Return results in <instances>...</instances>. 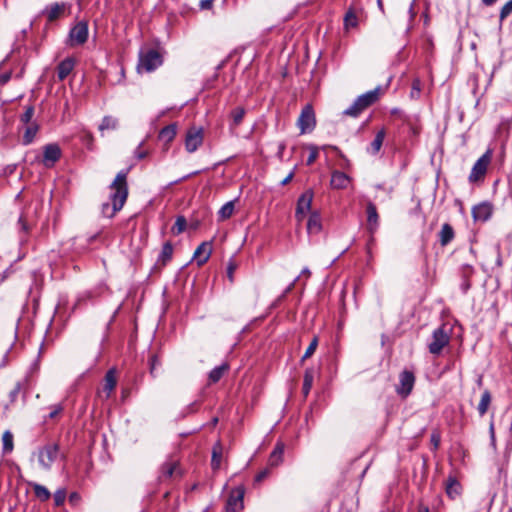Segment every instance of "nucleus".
I'll list each match as a JSON object with an SVG mask.
<instances>
[{
	"label": "nucleus",
	"mask_w": 512,
	"mask_h": 512,
	"mask_svg": "<svg viewBox=\"0 0 512 512\" xmlns=\"http://www.w3.org/2000/svg\"><path fill=\"white\" fill-rule=\"evenodd\" d=\"M385 135H386L385 129L379 130L376 133L374 140L371 142L370 146L367 148V152L370 153L371 155L378 154V152L380 151V149L382 147L383 141L385 139Z\"/></svg>",
	"instance_id": "25"
},
{
	"label": "nucleus",
	"mask_w": 512,
	"mask_h": 512,
	"mask_svg": "<svg viewBox=\"0 0 512 512\" xmlns=\"http://www.w3.org/2000/svg\"><path fill=\"white\" fill-rule=\"evenodd\" d=\"M11 79V72H4L0 74V85H5Z\"/></svg>",
	"instance_id": "53"
},
{
	"label": "nucleus",
	"mask_w": 512,
	"mask_h": 512,
	"mask_svg": "<svg viewBox=\"0 0 512 512\" xmlns=\"http://www.w3.org/2000/svg\"><path fill=\"white\" fill-rule=\"evenodd\" d=\"M314 380V370L312 368H307L304 373L303 378V387L302 391L304 396H307L312 388Z\"/></svg>",
	"instance_id": "31"
},
{
	"label": "nucleus",
	"mask_w": 512,
	"mask_h": 512,
	"mask_svg": "<svg viewBox=\"0 0 512 512\" xmlns=\"http://www.w3.org/2000/svg\"><path fill=\"white\" fill-rule=\"evenodd\" d=\"M301 275H305L307 278H309L310 275H311V272H310V270L307 267H305V268L302 269Z\"/></svg>",
	"instance_id": "61"
},
{
	"label": "nucleus",
	"mask_w": 512,
	"mask_h": 512,
	"mask_svg": "<svg viewBox=\"0 0 512 512\" xmlns=\"http://www.w3.org/2000/svg\"><path fill=\"white\" fill-rule=\"evenodd\" d=\"M366 214H367V230L373 235L379 226V215L377 212L376 205L372 202H368L366 205Z\"/></svg>",
	"instance_id": "14"
},
{
	"label": "nucleus",
	"mask_w": 512,
	"mask_h": 512,
	"mask_svg": "<svg viewBox=\"0 0 512 512\" xmlns=\"http://www.w3.org/2000/svg\"><path fill=\"white\" fill-rule=\"evenodd\" d=\"M284 448H285V446L281 442H278L275 445V447L269 457V464L271 466H277L282 461V457L284 454Z\"/></svg>",
	"instance_id": "29"
},
{
	"label": "nucleus",
	"mask_w": 512,
	"mask_h": 512,
	"mask_svg": "<svg viewBox=\"0 0 512 512\" xmlns=\"http://www.w3.org/2000/svg\"><path fill=\"white\" fill-rule=\"evenodd\" d=\"M414 384V373L408 370L402 371L399 375V384L396 386L397 394L402 398H406L412 392Z\"/></svg>",
	"instance_id": "8"
},
{
	"label": "nucleus",
	"mask_w": 512,
	"mask_h": 512,
	"mask_svg": "<svg viewBox=\"0 0 512 512\" xmlns=\"http://www.w3.org/2000/svg\"><path fill=\"white\" fill-rule=\"evenodd\" d=\"M214 0H201L199 7L201 10H210L213 7Z\"/></svg>",
	"instance_id": "51"
},
{
	"label": "nucleus",
	"mask_w": 512,
	"mask_h": 512,
	"mask_svg": "<svg viewBox=\"0 0 512 512\" xmlns=\"http://www.w3.org/2000/svg\"><path fill=\"white\" fill-rule=\"evenodd\" d=\"M490 402H491V394L488 390H485L482 393L480 402L477 407V410H478L480 416H483L487 412Z\"/></svg>",
	"instance_id": "35"
},
{
	"label": "nucleus",
	"mask_w": 512,
	"mask_h": 512,
	"mask_svg": "<svg viewBox=\"0 0 512 512\" xmlns=\"http://www.w3.org/2000/svg\"><path fill=\"white\" fill-rule=\"evenodd\" d=\"M34 492H35L36 497L38 499H40L41 501H46L51 496L49 490L45 486H42L39 484L34 485Z\"/></svg>",
	"instance_id": "39"
},
{
	"label": "nucleus",
	"mask_w": 512,
	"mask_h": 512,
	"mask_svg": "<svg viewBox=\"0 0 512 512\" xmlns=\"http://www.w3.org/2000/svg\"><path fill=\"white\" fill-rule=\"evenodd\" d=\"M211 252L212 249L210 242L201 243L194 252V259L197 262V265L202 266L205 264L208 261Z\"/></svg>",
	"instance_id": "16"
},
{
	"label": "nucleus",
	"mask_w": 512,
	"mask_h": 512,
	"mask_svg": "<svg viewBox=\"0 0 512 512\" xmlns=\"http://www.w3.org/2000/svg\"><path fill=\"white\" fill-rule=\"evenodd\" d=\"M245 109L243 107H236L231 111V124L230 128L234 129L241 124L245 116Z\"/></svg>",
	"instance_id": "30"
},
{
	"label": "nucleus",
	"mask_w": 512,
	"mask_h": 512,
	"mask_svg": "<svg viewBox=\"0 0 512 512\" xmlns=\"http://www.w3.org/2000/svg\"><path fill=\"white\" fill-rule=\"evenodd\" d=\"M431 443L433 445V448L436 450L438 449L439 445H440V435L438 433H432L431 434Z\"/></svg>",
	"instance_id": "52"
},
{
	"label": "nucleus",
	"mask_w": 512,
	"mask_h": 512,
	"mask_svg": "<svg viewBox=\"0 0 512 512\" xmlns=\"http://www.w3.org/2000/svg\"><path fill=\"white\" fill-rule=\"evenodd\" d=\"M492 215V206L487 203H481L473 207L472 216L475 221L485 222L490 219Z\"/></svg>",
	"instance_id": "15"
},
{
	"label": "nucleus",
	"mask_w": 512,
	"mask_h": 512,
	"mask_svg": "<svg viewBox=\"0 0 512 512\" xmlns=\"http://www.w3.org/2000/svg\"><path fill=\"white\" fill-rule=\"evenodd\" d=\"M421 86H422V83L419 78L413 79L412 86H411V93H410L411 98L416 99L420 96Z\"/></svg>",
	"instance_id": "42"
},
{
	"label": "nucleus",
	"mask_w": 512,
	"mask_h": 512,
	"mask_svg": "<svg viewBox=\"0 0 512 512\" xmlns=\"http://www.w3.org/2000/svg\"><path fill=\"white\" fill-rule=\"evenodd\" d=\"M512 13V0L503 5L499 13L500 22H503Z\"/></svg>",
	"instance_id": "43"
},
{
	"label": "nucleus",
	"mask_w": 512,
	"mask_h": 512,
	"mask_svg": "<svg viewBox=\"0 0 512 512\" xmlns=\"http://www.w3.org/2000/svg\"><path fill=\"white\" fill-rule=\"evenodd\" d=\"M489 434H490L491 444H492V446H495L496 439H495V430H494V424L493 423H490Z\"/></svg>",
	"instance_id": "54"
},
{
	"label": "nucleus",
	"mask_w": 512,
	"mask_h": 512,
	"mask_svg": "<svg viewBox=\"0 0 512 512\" xmlns=\"http://www.w3.org/2000/svg\"><path fill=\"white\" fill-rule=\"evenodd\" d=\"M321 216L318 212H312L307 222V231L310 234H317L321 231Z\"/></svg>",
	"instance_id": "24"
},
{
	"label": "nucleus",
	"mask_w": 512,
	"mask_h": 512,
	"mask_svg": "<svg viewBox=\"0 0 512 512\" xmlns=\"http://www.w3.org/2000/svg\"><path fill=\"white\" fill-rule=\"evenodd\" d=\"M88 23L80 21L69 31L68 45L71 47L83 45L88 39Z\"/></svg>",
	"instance_id": "6"
},
{
	"label": "nucleus",
	"mask_w": 512,
	"mask_h": 512,
	"mask_svg": "<svg viewBox=\"0 0 512 512\" xmlns=\"http://www.w3.org/2000/svg\"><path fill=\"white\" fill-rule=\"evenodd\" d=\"M156 364H157V358H156V356H152L150 358V372H151V374L154 373Z\"/></svg>",
	"instance_id": "57"
},
{
	"label": "nucleus",
	"mask_w": 512,
	"mask_h": 512,
	"mask_svg": "<svg viewBox=\"0 0 512 512\" xmlns=\"http://www.w3.org/2000/svg\"><path fill=\"white\" fill-rule=\"evenodd\" d=\"M3 453L8 454L13 450V434L6 430L2 435Z\"/></svg>",
	"instance_id": "37"
},
{
	"label": "nucleus",
	"mask_w": 512,
	"mask_h": 512,
	"mask_svg": "<svg viewBox=\"0 0 512 512\" xmlns=\"http://www.w3.org/2000/svg\"><path fill=\"white\" fill-rule=\"evenodd\" d=\"M117 380H116V369L111 368L109 369L104 377V386H103V393H105L104 399L110 398L112 392L116 388Z\"/></svg>",
	"instance_id": "17"
},
{
	"label": "nucleus",
	"mask_w": 512,
	"mask_h": 512,
	"mask_svg": "<svg viewBox=\"0 0 512 512\" xmlns=\"http://www.w3.org/2000/svg\"><path fill=\"white\" fill-rule=\"evenodd\" d=\"M401 111L398 108H393L391 114H399Z\"/></svg>",
	"instance_id": "64"
},
{
	"label": "nucleus",
	"mask_w": 512,
	"mask_h": 512,
	"mask_svg": "<svg viewBox=\"0 0 512 512\" xmlns=\"http://www.w3.org/2000/svg\"><path fill=\"white\" fill-rule=\"evenodd\" d=\"M454 236L455 233L453 227L448 223H444L438 233L440 244L442 246L448 245L454 239Z\"/></svg>",
	"instance_id": "23"
},
{
	"label": "nucleus",
	"mask_w": 512,
	"mask_h": 512,
	"mask_svg": "<svg viewBox=\"0 0 512 512\" xmlns=\"http://www.w3.org/2000/svg\"><path fill=\"white\" fill-rule=\"evenodd\" d=\"M186 225H187V221L185 219L184 216H178L176 218V221L172 227V232L175 234V235H178L180 233H182L185 228H186Z\"/></svg>",
	"instance_id": "40"
},
{
	"label": "nucleus",
	"mask_w": 512,
	"mask_h": 512,
	"mask_svg": "<svg viewBox=\"0 0 512 512\" xmlns=\"http://www.w3.org/2000/svg\"><path fill=\"white\" fill-rule=\"evenodd\" d=\"M224 448L220 442H217L212 449L211 467L218 470L222 466Z\"/></svg>",
	"instance_id": "22"
},
{
	"label": "nucleus",
	"mask_w": 512,
	"mask_h": 512,
	"mask_svg": "<svg viewBox=\"0 0 512 512\" xmlns=\"http://www.w3.org/2000/svg\"><path fill=\"white\" fill-rule=\"evenodd\" d=\"M173 256V245L171 242H165L162 246L161 252L158 255L155 266L157 268H162L167 265V263L172 259Z\"/></svg>",
	"instance_id": "19"
},
{
	"label": "nucleus",
	"mask_w": 512,
	"mask_h": 512,
	"mask_svg": "<svg viewBox=\"0 0 512 512\" xmlns=\"http://www.w3.org/2000/svg\"><path fill=\"white\" fill-rule=\"evenodd\" d=\"M236 269V264L233 261H230L227 265V277L229 278L230 282H233V274Z\"/></svg>",
	"instance_id": "50"
},
{
	"label": "nucleus",
	"mask_w": 512,
	"mask_h": 512,
	"mask_svg": "<svg viewBox=\"0 0 512 512\" xmlns=\"http://www.w3.org/2000/svg\"><path fill=\"white\" fill-rule=\"evenodd\" d=\"M61 157V149L58 144L51 143L43 147L42 163L45 167L51 168Z\"/></svg>",
	"instance_id": "13"
},
{
	"label": "nucleus",
	"mask_w": 512,
	"mask_h": 512,
	"mask_svg": "<svg viewBox=\"0 0 512 512\" xmlns=\"http://www.w3.org/2000/svg\"><path fill=\"white\" fill-rule=\"evenodd\" d=\"M38 130L39 126L36 122H32L31 124L27 125L23 134L22 143L24 145L31 144L34 141Z\"/></svg>",
	"instance_id": "27"
},
{
	"label": "nucleus",
	"mask_w": 512,
	"mask_h": 512,
	"mask_svg": "<svg viewBox=\"0 0 512 512\" xmlns=\"http://www.w3.org/2000/svg\"><path fill=\"white\" fill-rule=\"evenodd\" d=\"M245 490L243 486L232 489L226 503L227 512H238L243 508Z\"/></svg>",
	"instance_id": "11"
},
{
	"label": "nucleus",
	"mask_w": 512,
	"mask_h": 512,
	"mask_svg": "<svg viewBox=\"0 0 512 512\" xmlns=\"http://www.w3.org/2000/svg\"><path fill=\"white\" fill-rule=\"evenodd\" d=\"M286 148V144L284 142H280L278 144V151H277V157L279 159H282L283 158V153H284V150Z\"/></svg>",
	"instance_id": "55"
},
{
	"label": "nucleus",
	"mask_w": 512,
	"mask_h": 512,
	"mask_svg": "<svg viewBox=\"0 0 512 512\" xmlns=\"http://www.w3.org/2000/svg\"><path fill=\"white\" fill-rule=\"evenodd\" d=\"M65 499H66V490L65 489H58L54 493L55 506L59 507V506L63 505Z\"/></svg>",
	"instance_id": "45"
},
{
	"label": "nucleus",
	"mask_w": 512,
	"mask_h": 512,
	"mask_svg": "<svg viewBox=\"0 0 512 512\" xmlns=\"http://www.w3.org/2000/svg\"><path fill=\"white\" fill-rule=\"evenodd\" d=\"M75 67V60L67 57L62 60L57 66V77L59 81H63L72 72Z\"/></svg>",
	"instance_id": "20"
},
{
	"label": "nucleus",
	"mask_w": 512,
	"mask_h": 512,
	"mask_svg": "<svg viewBox=\"0 0 512 512\" xmlns=\"http://www.w3.org/2000/svg\"><path fill=\"white\" fill-rule=\"evenodd\" d=\"M293 176H294V172L292 171V172H290V173L287 175V177H285V178L281 181V185H286V184H288V183L292 180Z\"/></svg>",
	"instance_id": "58"
},
{
	"label": "nucleus",
	"mask_w": 512,
	"mask_h": 512,
	"mask_svg": "<svg viewBox=\"0 0 512 512\" xmlns=\"http://www.w3.org/2000/svg\"><path fill=\"white\" fill-rule=\"evenodd\" d=\"M350 182V177L341 171H334L331 175V186L334 189H344Z\"/></svg>",
	"instance_id": "21"
},
{
	"label": "nucleus",
	"mask_w": 512,
	"mask_h": 512,
	"mask_svg": "<svg viewBox=\"0 0 512 512\" xmlns=\"http://www.w3.org/2000/svg\"><path fill=\"white\" fill-rule=\"evenodd\" d=\"M497 0H482V3L486 6H492Z\"/></svg>",
	"instance_id": "62"
},
{
	"label": "nucleus",
	"mask_w": 512,
	"mask_h": 512,
	"mask_svg": "<svg viewBox=\"0 0 512 512\" xmlns=\"http://www.w3.org/2000/svg\"><path fill=\"white\" fill-rule=\"evenodd\" d=\"M176 132H177L176 124H170L160 130L158 137L161 141H163L165 143H169L175 138Z\"/></svg>",
	"instance_id": "28"
},
{
	"label": "nucleus",
	"mask_w": 512,
	"mask_h": 512,
	"mask_svg": "<svg viewBox=\"0 0 512 512\" xmlns=\"http://www.w3.org/2000/svg\"><path fill=\"white\" fill-rule=\"evenodd\" d=\"M445 490L451 499H455L462 493L461 482H446Z\"/></svg>",
	"instance_id": "33"
},
{
	"label": "nucleus",
	"mask_w": 512,
	"mask_h": 512,
	"mask_svg": "<svg viewBox=\"0 0 512 512\" xmlns=\"http://www.w3.org/2000/svg\"><path fill=\"white\" fill-rule=\"evenodd\" d=\"M162 57L155 49L142 50L139 53L138 69L152 72L162 65Z\"/></svg>",
	"instance_id": "5"
},
{
	"label": "nucleus",
	"mask_w": 512,
	"mask_h": 512,
	"mask_svg": "<svg viewBox=\"0 0 512 512\" xmlns=\"http://www.w3.org/2000/svg\"><path fill=\"white\" fill-rule=\"evenodd\" d=\"M313 197L314 193L311 189H309L301 194V196L298 198L295 211V217L297 221H303L305 215L310 211Z\"/></svg>",
	"instance_id": "10"
},
{
	"label": "nucleus",
	"mask_w": 512,
	"mask_h": 512,
	"mask_svg": "<svg viewBox=\"0 0 512 512\" xmlns=\"http://www.w3.org/2000/svg\"><path fill=\"white\" fill-rule=\"evenodd\" d=\"M228 369H229V366L226 363L213 368L209 373L210 383L218 382Z\"/></svg>",
	"instance_id": "32"
},
{
	"label": "nucleus",
	"mask_w": 512,
	"mask_h": 512,
	"mask_svg": "<svg viewBox=\"0 0 512 512\" xmlns=\"http://www.w3.org/2000/svg\"><path fill=\"white\" fill-rule=\"evenodd\" d=\"M34 116V107L32 105L26 106L23 114L20 115V121L24 125L31 124V120Z\"/></svg>",
	"instance_id": "41"
},
{
	"label": "nucleus",
	"mask_w": 512,
	"mask_h": 512,
	"mask_svg": "<svg viewBox=\"0 0 512 512\" xmlns=\"http://www.w3.org/2000/svg\"><path fill=\"white\" fill-rule=\"evenodd\" d=\"M450 342V332L445 326L436 328L432 333V340L428 344V350L433 355H440L443 348Z\"/></svg>",
	"instance_id": "4"
},
{
	"label": "nucleus",
	"mask_w": 512,
	"mask_h": 512,
	"mask_svg": "<svg viewBox=\"0 0 512 512\" xmlns=\"http://www.w3.org/2000/svg\"><path fill=\"white\" fill-rule=\"evenodd\" d=\"M358 25V17L353 8H349L344 17V26L346 29L353 28Z\"/></svg>",
	"instance_id": "36"
},
{
	"label": "nucleus",
	"mask_w": 512,
	"mask_h": 512,
	"mask_svg": "<svg viewBox=\"0 0 512 512\" xmlns=\"http://www.w3.org/2000/svg\"><path fill=\"white\" fill-rule=\"evenodd\" d=\"M69 499L71 502H74L78 499V495L76 493H72Z\"/></svg>",
	"instance_id": "63"
},
{
	"label": "nucleus",
	"mask_w": 512,
	"mask_h": 512,
	"mask_svg": "<svg viewBox=\"0 0 512 512\" xmlns=\"http://www.w3.org/2000/svg\"><path fill=\"white\" fill-rule=\"evenodd\" d=\"M21 391V384L17 383L9 393L10 402H15Z\"/></svg>",
	"instance_id": "46"
},
{
	"label": "nucleus",
	"mask_w": 512,
	"mask_h": 512,
	"mask_svg": "<svg viewBox=\"0 0 512 512\" xmlns=\"http://www.w3.org/2000/svg\"><path fill=\"white\" fill-rule=\"evenodd\" d=\"M118 126V120L112 116H105L102 121H101V124L99 125V130L100 131H104V130H114L116 129Z\"/></svg>",
	"instance_id": "38"
},
{
	"label": "nucleus",
	"mask_w": 512,
	"mask_h": 512,
	"mask_svg": "<svg viewBox=\"0 0 512 512\" xmlns=\"http://www.w3.org/2000/svg\"><path fill=\"white\" fill-rule=\"evenodd\" d=\"M418 512H430L429 507L423 504H420L418 507Z\"/></svg>",
	"instance_id": "59"
},
{
	"label": "nucleus",
	"mask_w": 512,
	"mask_h": 512,
	"mask_svg": "<svg viewBox=\"0 0 512 512\" xmlns=\"http://www.w3.org/2000/svg\"><path fill=\"white\" fill-rule=\"evenodd\" d=\"M203 142V129L197 127H191L185 138V148L189 153L195 152Z\"/></svg>",
	"instance_id": "12"
},
{
	"label": "nucleus",
	"mask_w": 512,
	"mask_h": 512,
	"mask_svg": "<svg viewBox=\"0 0 512 512\" xmlns=\"http://www.w3.org/2000/svg\"><path fill=\"white\" fill-rule=\"evenodd\" d=\"M142 146V143L138 146V148L135 150V157L138 159H143L146 157V152L142 151L140 148Z\"/></svg>",
	"instance_id": "56"
},
{
	"label": "nucleus",
	"mask_w": 512,
	"mask_h": 512,
	"mask_svg": "<svg viewBox=\"0 0 512 512\" xmlns=\"http://www.w3.org/2000/svg\"><path fill=\"white\" fill-rule=\"evenodd\" d=\"M317 157H318V151H317L316 147H312L310 154L307 158V165L313 164L316 161Z\"/></svg>",
	"instance_id": "49"
},
{
	"label": "nucleus",
	"mask_w": 512,
	"mask_h": 512,
	"mask_svg": "<svg viewBox=\"0 0 512 512\" xmlns=\"http://www.w3.org/2000/svg\"><path fill=\"white\" fill-rule=\"evenodd\" d=\"M162 474L164 477H180L181 471L179 464L176 461H168L162 465Z\"/></svg>",
	"instance_id": "26"
},
{
	"label": "nucleus",
	"mask_w": 512,
	"mask_h": 512,
	"mask_svg": "<svg viewBox=\"0 0 512 512\" xmlns=\"http://www.w3.org/2000/svg\"><path fill=\"white\" fill-rule=\"evenodd\" d=\"M234 208H235L234 201L226 202L218 211L219 220L229 219L234 212Z\"/></svg>",
	"instance_id": "34"
},
{
	"label": "nucleus",
	"mask_w": 512,
	"mask_h": 512,
	"mask_svg": "<svg viewBox=\"0 0 512 512\" xmlns=\"http://www.w3.org/2000/svg\"><path fill=\"white\" fill-rule=\"evenodd\" d=\"M379 91V88H375L361 94L347 109L344 110L343 114L351 117L359 116L365 109L373 105L378 100Z\"/></svg>",
	"instance_id": "2"
},
{
	"label": "nucleus",
	"mask_w": 512,
	"mask_h": 512,
	"mask_svg": "<svg viewBox=\"0 0 512 512\" xmlns=\"http://www.w3.org/2000/svg\"><path fill=\"white\" fill-rule=\"evenodd\" d=\"M300 276H298L297 278H295L293 280V282H291L286 288L285 290L283 291L282 295L280 296V300L285 298L294 288L296 282L299 280Z\"/></svg>",
	"instance_id": "48"
},
{
	"label": "nucleus",
	"mask_w": 512,
	"mask_h": 512,
	"mask_svg": "<svg viewBox=\"0 0 512 512\" xmlns=\"http://www.w3.org/2000/svg\"><path fill=\"white\" fill-rule=\"evenodd\" d=\"M197 173H198V172H193V173H191V174L185 175V176H183L182 178H180V179H178V180L174 181V183H179V182H181V181H184V180L188 179L190 176L195 175V174H197Z\"/></svg>",
	"instance_id": "60"
},
{
	"label": "nucleus",
	"mask_w": 512,
	"mask_h": 512,
	"mask_svg": "<svg viewBox=\"0 0 512 512\" xmlns=\"http://www.w3.org/2000/svg\"><path fill=\"white\" fill-rule=\"evenodd\" d=\"M66 8L65 3H54L42 10L41 14L47 17L48 22L58 19Z\"/></svg>",
	"instance_id": "18"
},
{
	"label": "nucleus",
	"mask_w": 512,
	"mask_h": 512,
	"mask_svg": "<svg viewBox=\"0 0 512 512\" xmlns=\"http://www.w3.org/2000/svg\"><path fill=\"white\" fill-rule=\"evenodd\" d=\"M127 172L120 171L110 188L112 190L110 194V201L102 204V214L107 218H112L115 214L120 211L128 197V186H127Z\"/></svg>",
	"instance_id": "1"
},
{
	"label": "nucleus",
	"mask_w": 512,
	"mask_h": 512,
	"mask_svg": "<svg viewBox=\"0 0 512 512\" xmlns=\"http://www.w3.org/2000/svg\"><path fill=\"white\" fill-rule=\"evenodd\" d=\"M63 411V406L61 404H56L51 407V412L49 413L48 417L50 419L55 418L58 414H60Z\"/></svg>",
	"instance_id": "47"
},
{
	"label": "nucleus",
	"mask_w": 512,
	"mask_h": 512,
	"mask_svg": "<svg viewBox=\"0 0 512 512\" xmlns=\"http://www.w3.org/2000/svg\"><path fill=\"white\" fill-rule=\"evenodd\" d=\"M59 445L48 443L38 450L37 458L41 468L50 470L52 464L60 458Z\"/></svg>",
	"instance_id": "3"
},
{
	"label": "nucleus",
	"mask_w": 512,
	"mask_h": 512,
	"mask_svg": "<svg viewBox=\"0 0 512 512\" xmlns=\"http://www.w3.org/2000/svg\"><path fill=\"white\" fill-rule=\"evenodd\" d=\"M492 151L487 150L473 165L469 175L470 182H475L482 178L487 171L488 165L491 161Z\"/></svg>",
	"instance_id": "7"
},
{
	"label": "nucleus",
	"mask_w": 512,
	"mask_h": 512,
	"mask_svg": "<svg viewBox=\"0 0 512 512\" xmlns=\"http://www.w3.org/2000/svg\"><path fill=\"white\" fill-rule=\"evenodd\" d=\"M318 345V338L314 337L309 346L307 347L304 355L301 358V361H304L305 359L309 358L313 355Z\"/></svg>",
	"instance_id": "44"
},
{
	"label": "nucleus",
	"mask_w": 512,
	"mask_h": 512,
	"mask_svg": "<svg viewBox=\"0 0 512 512\" xmlns=\"http://www.w3.org/2000/svg\"><path fill=\"white\" fill-rule=\"evenodd\" d=\"M316 125L315 113L310 105H306L298 118V127L302 134L311 132Z\"/></svg>",
	"instance_id": "9"
}]
</instances>
